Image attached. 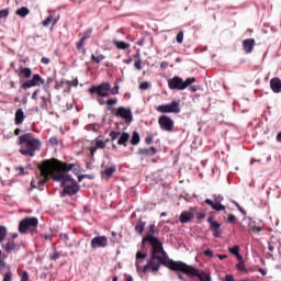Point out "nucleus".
<instances>
[{"instance_id": "obj_20", "label": "nucleus", "mask_w": 281, "mask_h": 281, "mask_svg": "<svg viewBox=\"0 0 281 281\" xmlns=\"http://www.w3.org/2000/svg\"><path fill=\"white\" fill-rule=\"evenodd\" d=\"M254 47H256V40L247 38L243 41V49L245 54H251L254 52Z\"/></svg>"}, {"instance_id": "obj_39", "label": "nucleus", "mask_w": 281, "mask_h": 281, "mask_svg": "<svg viewBox=\"0 0 281 281\" xmlns=\"http://www.w3.org/2000/svg\"><path fill=\"white\" fill-rule=\"evenodd\" d=\"M157 234V226L155 224L149 225V232L144 236V238H148V236H155Z\"/></svg>"}, {"instance_id": "obj_54", "label": "nucleus", "mask_w": 281, "mask_h": 281, "mask_svg": "<svg viewBox=\"0 0 281 281\" xmlns=\"http://www.w3.org/2000/svg\"><path fill=\"white\" fill-rule=\"evenodd\" d=\"M30 280V274L27 271L22 272L21 281H29Z\"/></svg>"}, {"instance_id": "obj_48", "label": "nucleus", "mask_w": 281, "mask_h": 281, "mask_svg": "<svg viewBox=\"0 0 281 281\" xmlns=\"http://www.w3.org/2000/svg\"><path fill=\"white\" fill-rule=\"evenodd\" d=\"M176 41H177V43H179V45H181V43H183V31H179V33L176 36Z\"/></svg>"}, {"instance_id": "obj_36", "label": "nucleus", "mask_w": 281, "mask_h": 281, "mask_svg": "<svg viewBox=\"0 0 281 281\" xmlns=\"http://www.w3.org/2000/svg\"><path fill=\"white\" fill-rule=\"evenodd\" d=\"M106 58V56H104V55H98V56H95V55H91V60H92V63H97V65H100V63L102 61V60H104Z\"/></svg>"}, {"instance_id": "obj_62", "label": "nucleus", "mask_w": 281, "mask_h": 281, "mask_svg": "<svg viewBox=\"0 0 281 281\" xmlns=\"http://www.w3.org/2000/svg\"><path fill=\"white\" fill-rule=\"evenodd\" d=\"M41 63H42L43 65H49L50 60H49V58H47V57H42Z\"/></svg>"}, {"instance_id": "obj_60", "label": "nucleus", "mask_w": 281, "mask_h": 281, "mask_svg": "<svg viewBox=\"0 0 281 281\" xmlns=\"http://www.w3.org/2000/svg\"><path fill=\"white\" fill-rule=\"evenodd\" d=\"M224 281H236V279L234 278V274H226Z\"/></svg>"}, {"instance_id": "obj_32", "label": "nucleus", "mask_w": 281, "mask_h": 281, "mask_svg": "<svg viewBox=\"0 0 281 281\" xmlns=\"http://www.w3.org/2000/svg\"><path fill=\"white\" fill-rule=\"evenodd\" d=\"M113 45H115L116 49H128L131 47V44L122 41H113Z\"/></svg>"}, {"instance_id": "obj_16", "label": "nucleus", "mask_w": 281, "mask_h": 281, "mask_svg": "<svg viewBox=\"0 0 281 281\" xmlns=\"http://www.w3.org/2000/svg\"><path fill=\"white\" fill-rule=\"evenodd\" d=\"M110 137H111V142H115V139H119L117 140L119 146H126V144H128V139H131V134L126 132L121 133V132L111 131Z\"/></svg>"}, {"instance_id": "obj_45", "label": "nucleus", "mask_w": 281, "mask_h": 281, "mask_svg": "<svg viewBox=\"0 0 281 281\" xmlns=\"http://www.w3.org/2000/svg\"><path fill=\"white\" fill-rule=\"evenodd\" d=\"M95 148H100L101 150H104V148H106V142L97 140L95 142Z\"/></svg>"}, {"instance_id": "obj_38", "label": "nucleus", "mask_w": 281, "mask_h": 281, "mask_svg": "<svg viewBox=\"0 0 281 281\" xmlns=\"http://www.w3.org/2000/svg\"><path fill=\"white\" fill-rule=\"evenodd\" d=\"M194 82H196V78L194 77H189L186 80H183L184 90L188 89V87H190L191 85H194Z\"/></svg>"}, {"instance_id": "obj_34", "label": "nucleus", "mask_w": 281, "mask_h": 281, "mask_svg": "<svg viewBox=\"0 0 281 281\" xmlns=\"http://www.w3.org/2000/svg\"><path fill=\"white\" fill-rule=\"evenodd\" d=\"M16 14H18V16L25 19V16H27V14H30V9H27V7H22L16 10Z\"/></svg>"}, {"instance_id": "obj_47", "label": "nucleus", "mask_w": 281, "mask_h": 281, "mask_svg": "<svg viewBox=\"0 0 281 281\" xmlns=\"http://www.w3.org/2000/svg\"><path fill=\"white\" fill-rule=\"evenodd\" d=\"M150 87V82L148 81H143L140 85H139V89L142 91H148V88Z\"/></svg>"}, {"instance_id": "obj_49", "label": "nucleus", "mask_w": 281, "mask_h": 281, "mask_svg": "<svg viewBox=\"0 0 281 281\" xmlns=\"http://www.w3.org/2000/svg\"><path fill=\"white\" fill-rule=\"evenodd\" d=\"M105 104H108V106H113V105L117 104V98L108 99V100L105 101Z\"/></svg>"}, {"instance_id": "obj_43", "label": "nucleus", "mask_w": 281, "mask_h": 281, "mask_svg": "<svg viewBox=\"0 0 281 281\" xmlns=\"http://www.w3.org/2000/svg\"><path fill=\"white\" fill-rule=\"evenodd\" d=\"M53 21H54V15H48V16L42 22L43 27H47V25H49V23H52Z\"/></svg>"}, {"instance_id": "obj_19", "label": "nucleus", "mask_w": 281, "mask_h": 281, "mask_svg": "<svg viewBox=\"0 0 281 281\" xmlns=\"http://www.w3.org/2000/svg\"><path fill=\"white\" fill-rule=\"evenodd\" d=\"M190 267H192V266L182 261V266H180L178 270H171V271H173L178 276L179 280L188 281V279H184L183 274H181V273H184V276H188L187 271H190Z\"/></svg>"}, {"instance_id": "obj_24", "label": "nucleus", "mask_w": 281, "mask_h": 281, "mask_svg": "<svg viewBox=\"0 0 281 281\" xmlns=\"http://www.w3.org/2000/svg\"><path fill=\"white\" fill-rule=\"evenodd\" d=\"M24 121H25V112H23V109H18L15 111V117H14L15 126H21V124H23Z\"/></svg>"}, {"instance_id": "obj_33", "label": "nucleus", "mask_w": 281, "mask_h": 281, "mask_svg": "<svg viewBox=\"0 0 281 281\" xmlns=\"http://www.w3.org/2000/svg\"><path fill=\"white\" fill-rule=\"evenodd\" d=\"M142 142V138L139 137V133L137 131H134L132 133L131 144L132 146H137Z\"/></svg>"}, {"instance_id": "obj_4", "label": "nucleus", "mask_w": 281, "mask_h": 281, "mask_svg": "<svg viewBox=\"0 0 281 281\" xmlns=\"http://www.w3.org/2000/svg\"><path fill=\"white\" fill-rule=\"evenodd\" d=\"M52 82H54V77H47L45 81L41 75L34 74L32 79L26 80L20 86V89L27 91V89H32V87H41V85L44 86V89H49V85H52Z\"/></svg>"}, {"instance_id": "obj_25", "label": "nucleus", "mask_w": 281, "mask_h": 281, "mask_svg": "<svg viewBox=\"0 0 281 281\" xmlns=\"http://www.w3.org/2000/svg\"><path fill=\"white\" fill-rule=\"evenodd\" d=\"M270 89L273 93H281V80L280 78H272L270 80Z\"/></svg>"}, {"instance_id": "obj_63", "label": "nucleus", "mask_w": 281, "mask_h": 281, "mask_svg": "<svg viewBox=\"0 0 281 281\" xmlns=\"http://www.w3.org/2000/svg\"><path fill=\"white\" fill-rule=\"evenodd\" d=\"M59 238H60V240L67 241V240H69V235H68V234H61V235L59 236Z\"/></svg>"}, {"instance_id": "obj_18", "label": "nucleus", "mask_w": 281, "mask_h": 281, "mask_svg": "<svg viewBox=\"0 0 281 281\" xmlns=\"http://www.w3.org/2000/svg\"><path fill=\"white\" fill-rule=\"evenodd\" d=\"M104 247H109L106 236H97L91 239V249H104Z\"/></svg>"}, {"instance_id": "obj_28", "label": "nucleus", "mask_w": 281, "mask_h": 281, "mask_svg": "<svg viewBox=\"0 0 281 281\" xmlns=\"http://www.w3.org/2000/svg\"><path fill=\"white\" fill-rule=\"evenodd\" d=\"M19 78H25L26 80H31L32 78V68L20 67Z\"/></svg>"}, {"instance_id": "obj_17", "label": "nucleus", "mask_w": 281, "mask_h": 281, "mask_svg": "<svg viewBox=\"0 0 281 281\" xmlns=\"http://www.w3.org/2000/svg\"><path fill=\"white\" fill-rule=\"evenodd\" d=\"M168 87L171 91H186L183 86V78L175 76L168 79Z\"/></svg>"}, {"instance_id": "obj_8", "label": "nucleus", "mask_w": 281, "mask_h": 281, "mask_svg": "<svg viewBox=\"0 0 281 281\" xmlns=\"http://www.w3.org/2000/svg\"><path fill=\"white\" fill-rule=\"evenodd\" d=\"M91 95H99V98H109L111 95V83L101 82L98 86H92L88 89Z\"/></svg>"}, {"instance_id": "obj_26", "label": "nucleus", "mask_w": 281, "mask_h": 281, "mask_svg": "<svg viewBox=\"0 0 281 281\" xmlns=\"http://www.w3.org/2000/svg\"><path fill=\"white\" fill-rule=\"evenodd\" d=\"M192 218H194V213H192L190 211H183L180 214L179 221H180V223L186 224V223H190V221H192Z\"/></svg>"}, {"instance_id": "obj_58", "label": "nucleus", "mask_w": 281, "mask_h": 281, "mask_svg": "<svg viewBox=\"0 0 281 281\" xmlns=\"http://www.w3.org/2000/svg\"><path fill=\"white\" fill-rule=\"evenodd\" d=\"M43 178H44V176H43ZM44 179L45 180H40L37 182L38 188H43L45 186V183H47V181H49V179H46V178H44Z\"/></svg>"}, {"instance_id": "obj_11", "label": "nucleus", "mask_w": 281, "mask_h": 281, "mask_svg": "<svg viewBox=\"0 0 281 281\" xmlns=\"http://www.w3.org/2000/svg\"><path fill=\"white\" fill-rule=\"evenodd\" d=\"M158 125L160 126V130L166 133H172L175 131V120L166 114L158 117Z\"/></svg>"}, {"instance_id": "obj_52", "label": "nucleus", "mask_w": 281, "mask_h": 281, "mask_svg": "<svg viewBox=\"0 0 281 281\" xmlns=\"http://www.w3.org/2000/svg\"><path fill=\"white\" fill-rule=\"evenodd\" d=\"M204 256H206V258H214V251L212 249H206L204 250Z\"/></svg>"}, {"instance_id": "obj_7", "label": "nucleus", "mask_w": 281, "mask_h": 281, "mask_svg": "<svg viewBox=\"0 0 281 281\" xmlns=\"http://www.w3.org/2000/svg\"><path fill=\"white\" fill-rule=\"evenodd\" d=\"M143 243H148L150 245V257L153 260H155V256H158L159 252L164 248V243H161L160 239L157 238V236H150L144 237Z\"/></svg>"}, {"instance_id": "obj_29", "label": "nucleus", "mask_w": 281, "mask_h": 281, "mask_svg": "<svg viewBox=\"0 0 281 281\" xmlns=\"http://www.w3.org/2000/svg\"><path fill=\"white\" fill-rule=\"evenodd\" d=\"M148 255H146V252H142V251H137L136 252V262H135V267H136V271H142V266H139V260H146Z\"/></svg>"}, {"instance_id": "obj_12", "label": "nucleus", "mask_w": 281, "mask_h": 281, "mask_svg": "<svg viewBox=\"0 0 281 281\" xmlns=\"http://www.w3.org/2000/svg\"><path fill=\"white\" fill-rule=\"evenodd\" d=\"M161 267H166V263L149 257V261L143 267L140 271L144 274H147L149 270H151L153 273H157Z\"/></svg>"}, {"instance_id": "obj_46", "label": "nucleus", "mask_w": 281, "mask_h": 281, "mask_svg": "<svg viewBox=\"0 0 281 281\" xmlns=\"http://www.w3.org/2000/svg\"><path fill=\"white\" fill-rule=\"evenodd\" d=\"M233 203L235 207H237V210L240 212V214H243V216H247V211H245V209H243L238 202L234 201Z\"/></svg>"}, {"instance_id": "obj_9", "label": "nucleus", "mask_w": 281, "mask_h": 281, "mask_svg": "<svg viewBox=\"0 0 281 281\" xmlns=\"http://www.w3.org/2000/svg\"><path fill=\"white\" fill-rule=\"evenodd\" d=\"M38 227V217H25L19 223L20 234H27L29 229H36Z\"/></svg>"}, {"instance_id": "obj_56", "label": "nucleus", "mask_w": 281, "mask_h": 281, "mask_svg": "<svg viewBox=\"0 0 281 281\" xmlns=\"http://www.w3.org/2000/svg\"><path fill=\"white\" fill-rule=\"evenodd\" d=\"M86 40L80 38V41L77 43V49H82L85 47Z\"/></svg>"}, {"instance_id": "obj_51", "label": "nucleus", "mask_w": 281, "mask_h": 281, "mask_svg": "<svg viewBox=\"0 0 281 281\" xmlns=\"http://www.w3.org/2000/svg\"><path fill=\"white\" fill-rule=\"evenodd\" d=\"M134 67L138 70L142 71L144 69V66H142V59H137L134 64Z\"/></svg>"}, {"instance_id": "obj_41", "label": "nucleus", "mask_w": 281, "mask_h": 281, "mask_svg": "<svg viewBox=\"0 0 281 281\" xmlns=\"http://www.w3.org/2000/svg\"><path fill=\"white\" fill-rule=\"evenodd\" d=\"M91 34H93V29H88L85 33H83V35H82V40L83 41H89V38H91Z\"/></svg>"}, {"instance_id": "obj_44", "label": "nucleus", "mask_w": 281, "mask_h": 281, "mask_svg": "<svg viewBox=\"0 0 281 281\" xmlns=\"http://www.w3.org/2000/svg\"><path fill=\"white\" fill-rule=\"evenodd\" d=\"M110 93L112 95H117V93H120V86L115 83L114 87L111 89V85H110Z\"/></svg>"}, {"instance_id": "obj_53", "label": "nucleus", "mask_w": 281, "mask_h": 281, "mask_svg": "<svg viewBox=\"0 0 281 281\" xmlns=\"http://www.w3.org/2000/svg\"><path fill=\"white\" fill-rule=\"evenodd\" d=\"M3 281H12V271H8L4 277H3Z\"/></svg>"}, {"instance_id": "obj_14", "label": "nucleus", "mask_w": 281, "mask_h": 281, "mask_svg": "<svg viewBox=\"0 0 281 281\" xmlns=\"http://www.w3.org/2000/svg\"><path fill=\"white\" fill-rule=\"evenodd\" d=\"M187 272L188 278H198L200 281H212V276L206 273L203 270H199L193 266L189 268V270H184Z\"/></svg>"}, {"instance_id": "obj_42", "label": "nucleus", "mask_w": 281, "mask_h": 281, "mask_svg": "<svg viewBox=\"0 0 281 281\" xmlns=\"http://www.w3.org/2000/svg\"><path fill=\"white\" fill-rule=\"evenodd\" d=\"M157 136V134H148L145 138V144H147L148 146H150V144H153V139H155V137Z\"/></svg>"}, {"instance_id": "obj_61", "label": "nucleus", "mask_w": 281, "mask_h": 281, "mask_svg": "<svg viewBox=\"0 0 281 281\" xmlns=\"http://www.w3.org/2000/svg\"><path fill=\"white\" fill-rule=\"evenodd\" d=\"M58 258H60V252H54L53 256L50 257V260H58Z\"/></svg>"}, {"instance_id": "obj_35", "label": "nucleus", "mask_w": 281, "mask_h": 281, "mask_svg": "<svg viewBox=\"0 0 281 281\" xmlns=\"http://www.w3.org/2000/svg\"><path fill=\"white\" fill-rule=\"evenodd\" d=\"M8 237V227L0 225V243H3Z\"/></svg>"}, {"instance_id": "obj_22", "label": "nucleus", "mask_w": 281, "mask_h": 281, "mask_svg": "<svg viewBox=\"0 0 281 281\" xmlns=\"http://www.w3.org/2000/svg\"><path fill=\"white\" fill-rule=\"evenodd\" d=\"M137 155H139V157H155V155H157V148H139Z\"/></svg>"}, {"instance_id": "obj_15", "label": "nucleus", "mask_w": 281, "mask_h": 281, "mask_svg": "<svg viewBox=\"0 0 281 281\" xmlns=\"http://www.w3.org/2000/svg\"><path fill=\"white\" fill-rule=\"evenodd\" d=\"M210 225V232H212L214 238H223L222 224L217 221H214V215H210L206 220Z\"/></svg>"}, {"instance_id": "obj_57", "label": "nucleus", "mask_w": 281, "mask_h": 281, "mask_svg": "<svg viewBox=\"0 0 281 281\" xmlns=\"http://www.w3.org/2000/svg\"><path fill=\"white\" fill-rule=\"evenodd\" d=\"M227 221L232 224L236 223V215L234 214H229L227 217Z\"/></svg>"}, {"instance_id": "obj_59", "label": "nucleus", "mask_w": 281, "mask_h": 281, "mask_svg": "<svg viewBox=\"0 0 281 281\" xmlns=\"http://www.w3.org/2000/svg\"><path fill=\"white\" fill-rule=\"evenodd\" d=\"M38 93H41V90H35L33 93H32V100H38Z\"/></svg>"}, {"instance_id": "obj_21", "label": "nucleus", "mask_w": 281, "mask_h": 281, "mask_svg": "<svg viewBox=\"0 0 281 281\" xmlns=\"http://www.w3.org/2000/svg\"><path fill=\"white\" fill-rule=\"evenodd\" d=\"M204 203L212 207V210H215V212H225V205H223L218 201H212L210 199H205Z\"/></svg>"}, {"instance_id": "obj_10", "label": "nucleus", "mask_w": 281, "mask_h": 281, "mask_svg": "<svg viewBox=\"0 0 281 281\" xmlns=\"http://www.w3.org/2000/svg\"><path fill=\"white\" fill-rule=\"evenodd\" d=\"M158 113H181V103L179 101H171L170 103L160 104L157 106Z\"/></svg>"}, {"instance_id": "obj_1", "label": "nucleus", "mask_w": 281, "mask_h": 281, "mask_svg": "<svg viewBox=\"0 0 281 281\" xmlns=\"http://www.w3.org/2000/svg\"><path fill=\"white\" fill-rule=\"evenodd\" d=\"M38 168L44 179H52L54 175H69L76 168V164H67L52 158L44 160Z\"/></svg>"}, {"instance_id": "obj_31", "label": "nucleus", "mask_w": 281, "mask_h": 281, "mask_svg": "<svg viewBox=\"0 0 281 281\" xmlns=\"http://www.w3.org/2000/svg\"><path fill=\"white\" fill-rule=\"evenodd\" d=\"M134 229L136 234H139V235L144 234V229H146V222L144 221L136 222Z\"/></svg>"}, {"instance_id": "obj_50", "label": "nucleus", "mask_w": 281, "mask_h": 281, "mask_svg": "<svg viewBox=\"0 0 281 281\" xmlns=\"http://www.w3.org/2000/svg\"><path fill=\"white\" fill-rule=\"evenodd\" d=\"M49 144H50V146H58V144H59L58 137H56V136L50 137Z\"/></svg>"}, {"instance_id": "obj_23", "label": "nucleus", "mask_w": 281, "mask_h": 281, "mask_svg": "<svg viewBox=\"0 0 281 281\" xmlns=\"http://www.w3.org/2000/svg\"><path fill=\"white\" fill-rule=\"evenodd\" d=\"M2 249H4L7 254H12V251L19 249V246H16L13 239H8L7 244H2Z\"/></svg>"}, {"instance_id": "obj_2", "label": "nucleus", "mask_w": 281, "mask_h": 281, "mask_svg": "<svg viewBox=\"0 0 281 281\" xmlns=\"http://www.w3.org/2000/svg\"><path fill=\"white\" fill-rule=\"evenodd\" d=\"M56 183H60V196H75L80 192V186L71 175L56 173L52 177Z\"/></svg>"}, {"instance_id": "obj_55", "label": "nucleus", "mask_w": 281, "mask_h": 281, "mask_svg": "<svg viewBox=\"0 0 281 281\" xmlns=\"http://www.w3.org/2000/svg\"><path fill=\"white\" fill-rule=\"evenodd\" d=\"M248 227H249V229H251V232L256 233V222L255 221H250L248 223Z\"/></svg>"}, {"instance_id": "obj_30", "label": "nucleus", "mask_w": 281, "mask_h": 281, "mask_svg": "<svg viewBox=\"0 0 281 281\" xmlns=\"http://www.w3.org/2000/svg\"><path fill=\"white\" fill-rule=\"evenodd\" d=\"M229 254L237 257V260H243V255L240 254V246L235 245L228 248Z\"/></svg>"}, {"instance_id": "obj_64", "label": "nucleus", "mask_w": 281, "mask_h": 281, "mask_svg": "<svg viewBox=\"0 0 281 281\" xmlns=\"http://www.w3.org/2000/svg\"><path fill=\"white\" fill-rule=\"evenodd\" d=\"M69 87H78V79H74L71 82H68Z\"/></svg>"}, {"instance_id": "obj_37", "label": "nucleus", "mask_w": 281, "mask_h": 281, "mask_svg": "<svg viewBox=\"0 0 281 281\" xmlns=\"http://www.w3.org/2000/svg\"><path fill=\"white\" fill-rule=\"evenodd\" d=\"M236 269L237 271H245V273H247V266H245V260H243V257L241 260H239V262L236 263Z\"/></svg>"}, {"instance_id": "obj_6", "label": "nucleus", "mask_w": 281, "mask_h": 281, "mask_svg": "<svg viewBox=\"0 0 281 281\" xmlns=\"http://www.w3.org/2000/svg\"><path fill=\"white\" fill-rule=\"evenodd\" d=\"M154 260H159L160 262H164L166 265L167 269H170V271H179V267L183 265V261H175L170 257H168V252L162 248L159 251V255L154 256Z\"/></svg>"}, {"instance_id": "obj_27", "label": "nucleus", "mask_w": 281, "mask_h": 281, "mask_svg": "<svg viewBox=\"0 0 281 281\" xmlns=\"http://www.w3.org/2000/svg\"><path fill=\"white\" fill-rule=\"evenodd\" d=\"M117 167L113 165L111 167H106L104 171L101 172V175L105 177V179H111V177H113V175H115Z\"/></svg>"}, {"instance_id": "obj_5", "label": "nucleus", "mask_w": 281, "mask_h": 281, "mask_svg": "<svg viewBox=\"0 0 281 281\" xmlns=\"http://www.w3.org/2000/svg\"><path fill=\"white\" fill-rule=\"evenodd\" d=\"M106 110L111 111V115H114V117H122L125 124L127 126H131L133 122V111L131 109L124 108V106H119V108L108 106Z\"/></svg>"}, {"instance_id": "obj_3", "label": "nucleus", "mask_w": 281, "mask_h": 281, "mask_svg": "<svg viewBox=\"0 0 281 281\" xmlns=\"http://www.w3.org/2000/svg\"><path fill=\"white\" fill-rule=\"evenodd\" d=\"M19 145L22 146L20 154L24 157H34L36 150H41V139L34 137L32 133L19 136Z\"/></svg>"}, {"instance_id": "obj_40", "label": "nucleus", "mask_w": 281, "mask_h": 281, "mask_svg": "<svg viewBox=\"0 0 281 281\" xmlns=\"http://www.w3.org/2000/svg\"><path fill=\"white\" fill-rule=\"evenodd\" d=\"M8 16H10V9L9 8L0 10V20L1 19H8Z\"/></svg>"}, {"instance_id": "obj_13", "label": "nucleus", "mask_w": 281, "mask_h": 281, "mask_svg": "<svg viewBox=\"0 0 281 281\" xmlns=\"http://www.w3.org/2000/svg\"><path fill=\"white\" fill-rule=\"evenodd\" d=\"M161 267H166V263L149 257V261L143 267L140 271L144 274H147L149 270H151L153 273H157Z\"/></svg>"}]
</instances>
